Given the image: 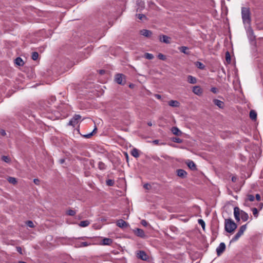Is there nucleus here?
Instances as JSON below:
<instances>
[{
    "label": "nucleus",
    "mask_w": 263,
    "mask_h": 263,
    "mask_svg": "<svg viewBox=\"0 0 263 263\" xmlns=\"http://www.w3.org/2000/svg\"><path fill=\"white\" fill-rule=\"evenodd\" d=\"M234 215L237 221H240V217L243 221H246L249 219L248 214L242 210H240L238 207L234 209Z\"/></svg>",
    "instance_id": "obj_1"
},
{
    "label": "nucleus",
    "mask_w": 263,
    "mask_h": 263,
    "mask_svg": "<svg viewBox=\"0 0 263 263\" xmlns=\"http://www.w3.org/2000/svg\"><path fill=\"white\" fill-rule=\"evenodd\" d=\"M241 16L244 24H250L251 21V12L249 8H241Z\"/></svg>",
    "instance_id": "obj_2"
},
{
    "label": "nucleus",
    "mask_w": 263,
    "mask_h": 263,
    "mask_svg": "<svg viewBox=\"0 0 263 263\" xmlns=\"http://www.w3.org/2000/svg\"><path fill=\"white\" fill-rule=\"evenodd\" d=\"M236 228L237 224L233 220L231 219H225L224 229L227 232L232 233Z\"/></svg>",
    "instance_id": "obj_3"
},
{
    "label": "nucleus",
    "mask_w": 263,
    "mask_h": 263,
    "mask_svg": "<svg viewBox=\"0 0 263 263\" xmlns=\"http://www.w3.org/2000/svg\"><path fill=\"white\" fill-rule=\"evenodd\" d=\"M247 226V224H245L244 225L241 226L239 228L237 233L232 238L230 242H232L237 241L243 235L244 232L246 230Z\"/></svg>",
    "instance_id": "obj_4"
},
{
    "label": "nucleus",
    "mask_w": 263,
    "mask_h": 263,
    "mask_svg": "<svg viewBox=\"0 0 263 263\" xmlns=\"http://www.w3.org/2000/svg\"><path fill=\"white\" fill-rule=\"evenodd\" d=\"M81 119V116L79 115H74L73 118L69 121L68 125L75 127L77 125Z\"/></svg>",
    "instance_id": "obj_5"
},
{
    "label": "nucleus",
    "mask_w": 263,
    "mask_h": 263,
    "mask_svg": "<svg viewBox=\"0 0 263 263\" xmlns=\"http://www.w3.org/2000/svg\"><path fill=\"white\" fill-rule=\"evenodd\" d=\"M115 81L119 84L124 85L125 83V76L123 74H117L115 76Z\"/></svg>",
    "instance_id": "obj_6"
},
{
    "label": "nucleus",
    "mask_w": 263,
    "mask_h": 263,
    "mask_svg": "<svg viewBox=\"0 0 263 263\" xmlns=\"http://www.w3.org/2000/svg\"><path fill=\"white\" fill-rule=\"evenodd\" d=\"M226 249V245L224 242H221L216 248V252L218 256H220Z\"/></svg>",
    "instance_id": "obj_7"
},
{
    "label": "nucleus",
    "mask_w": 263,
    "mask_h": 263,
    "mask_svg": "<svg viewBox=\"0 0 263 263\" xmlns=\"http://www.w3.org/2000/svg\"><path fill=\"white\" fill-rule=\"evenodd\" d=\"M137 257L142 260H147L148 256L144 251H139L137 254Z\"/></svg>",
    "instance_id": "obj_8"
},
{
    "label": "nucleus",
    "mask_w": 263,
    "mask_h": 263,
    "mask_svg": "<svg viewBox=\"0 0 263 263\" xmlns=\"http://www.w3.org/2000/svg\"><path fill=\"white\" fill-rule=\"evenodd\" d=\"M134 233L137 236L140 237H145V234L144 231L141 229L137 228L136 230H134Z\"/></svg>",
    "instance_id": "obj_9"
},
{
    "label": "nucleus",
    "mask_w": 263,
    "mask_h": 263,
    "mask_svg": "<svg viewBox=\"0 0 263 263\" xmlns=\"http://www.w3.org/2000/svg\"><path fill=\"white\" fill-rule=\"evenodd\" d=\"M177 176L181 178H185L187 176V172L182 169H178L177 170Z\"/></svg>",
    "instance_id": "obj_10"
},
{
    "label": "nucleus",
    "mask_w": 263,
    "mask_h": 263,
    "mask_svg": "<svg viewBox=\"0 0 263 263\" xmlns=\"http://www.w3.org/2000/svg\"><path fill=\"white\" fill-rule=\"evenodd\" d=\"M193 92L198 96H200L202 93V89L199 86H195L193 87Z\"/></svg>",
    "instance_id": "obj_11"
},
{
    "label": "nucleus",
    "mask_w": 263,
    "mask_h": 263,
    "mask_svg": "<svg viewBox=\"0 0 263 263\" xmlns=\"http://www.w3.org/2000/svg\"><path fill=\"white\" fill-rule=\"evenodd\" d=\"M159 40L160 42H163L166 44L170 43V37L165 35H161L159 36Z\"/></svg>",
    "instance_id": "obj_12"
},
{
    "label": "nucleus",
    "mask_w": 263,
    "mask_h": 263,
    "mask_svg": "<svg viewBox=\"0 0 263 263\" xmlns=\"http://www.w3.org/2000/svg\"><path fill=\"white\" fill-rule=\"evenodd\" d=\"M116 224L118 227L123 228L127 226V223L123 219H119L117 221Z\"/></svg>",
    "instance_id": "obj_13"
},
{
    "label": "nucleus",
    "mask_w": 263,
    "mask_h": 263,
    "mask_svg": "<svg viewBox=\"0 0 263 263\" xmlns=\"http://www.w3.org/2000/svg\"><path fill=\"white\" fill-rule=\"evenodd\" d=\"M186 163L188 167L192 170H197L196 164L193 161L188 160Z\"/></svg>",
    "instance_id": "obj_14"
},
{
    "label": "nucleus",
    "mask_w": 263,
    "mask_h": 263,
    "mask_svg": "<svg viewBox=\"0 0 263 263\" xmlns=\"http://www.w3.org/2000/svg\"><path fill=\"white\" fill-rule=\"evenodd\" d=\"M140 34L146 37H149L152 34V32L146 29H143L140 31Z\"/></svg>",
    "instance_id": "obj_15"
},
{
    "label": "nucleus",
    "mask_w": 263,
    "mask_h": 263,
    "mask_svg": "<svg viewBox=\"0 0 263 263\" xmlns=\"http://www.w3.org/2000/svg\"><path fill=\"white\" fill-rule=\"evenodd\" d=\"M213 102H214L215 105L217 106L220 108H223V107H224V103H223V102H222V101H220L219 100L214 99L213 100Z\"/></svg>",
    "instance_id": "obj_16"
},
{
    "label": "nucleus",
    "mask_w": 263,
    "mask_h": 263,
    "mask_svg": "<svg viewBox=\"0 0 263 263\" xmlns=\"http://www.w3.org/2000/svg\"><path fill=\"white\" fill-rule=\"evenodd\" d=\"M168 104L170 106L174 107H177L180 106V103L176 100H171L168 102Z\"/></svg>",
    "instance_id": "obj_17"
},
{
    "label": "nucleus",
    "mask_w": 263,
    "mask_h": 263,
    "mask_svg": "<svg viewBox=\"0 0 263 263\" xmlns=\"http://www.w3.org/2000/svg\"><path fill=\"white\" fill-rule=\"evenodd\" d=\"M171 131L173 134L176 136H180L182 134L181 132L177 127H173L171 129Z\"/></svg>",
    "instance_id": "obj_18"
},
{
    "label": "nucleus",
    "mask_w": 263,
    "mask_h": 263,
    "mask_svg": "<svg viewBox=\"0 0 263 263\" xmlns=\"http://www.w3.org/2000/svg\"><path fill=\"white\" fill-rule=\"evenodd\" d=\"M178 49L179 50V51L184 54H186L187 55H189L190 54V52L188 51V47H186V46H181V47H179L178 48Z\"/></svg>",
    "instance_id": "obj_19"
},
{
    "label": "nucleus",
    "mask_w": 263,
    "mask_h": 263,
    "mask_svg": "<svg viewBox=\"0 0 263 263\" xmlns=\"http://www.w3.org/2000/svg\"><path fill=\"white\" fill-rule=\"evenodd\" d=\"M187 81L190 84H196L197 83V79L195 77L189 75L187 76Z\"/></svg>",
    "instance_id": "obj_20"
},
{
    "label": "nucleus",
    "mask_w": 263,
    "mask_h": 263,
    "mask_svg": "<svg viewBox=\"0 0 263 263\" xmlns=\"http://www.w3.org/2000/svg\"><path fill=\"white\" fill-rule=\"evenodd\" d=\"M130 154L135 158H138L139 157V151L136 148H133L131 151Z\"/></svg>",
    "instance_id": "obj_21"
},
{
    "label": "nucleus",
    "mask_w": 263,
    "mask_h": 263,
    "mask_svg": "<svg viewBox=\"0 0 263 263\" xmlns=\"http://www.w3.org/2000/svg\"><path fill=\"white\" fill-rule=\"evenodd\" d=\"M250 118L252 120H255L257 118V113L254 110H251L250 111Z\"/></svg>",
    "instance_id": "obj_22"
},
{
    "label": "nucleus",
    "mask_w": 263,
    "mask_h": 263,
    "mask_svg": "<svg viewBox=\"0 0 263 263\" xmlns=\"http://www.w3.org/2000/svg\"><path fill=\"white\" fill-rule=\"evenodd\" d=\"M15 63L18 66H22L24 64L23 60L20 57L15 59Z\"/></svg>",
    "instance_id": "obj_23"
},
{
    "label": "nucleus",
    "mask_w": 263,
    "mask_h": 263,
    "mask_svg": "<svg viewBox=\"0 0 263 263\" xmlns=\"http://www.w3.org/2000/svg\"><path fill=\"white\" fill-rule=\"evenodd\" d=\"M195 65L196 66V67L197 68H198L200 69H202H202H204V68H205V66L204 65V64H202L200 62H198V61L196 62L195 63Z\"/></svg>",
    "instance_id": "obj_24"
},
{
    "label": "nucleus",
    "mask_w": 263,
    "mask_h": 263,
    "mask_svg": "<svg viewBox=\"0 0 263 263\" xmlns=\"http://www.w3.org/2000/svg\"><path fill=\"white\" fill-rule=\"evenodd\" d=\"M89 223H90V222L89 221L84 220V221H81L80 222L79 226L81 227H85L88 226L89 224Z\"/></svg>",
    "instance_id": "obj_25"
},
{
    "label": "nucleus",
    "mask_w": 263,
    "mask_h": 263,
    "mask_svg": "<svg viewBox=\"0 0 263 263\" xmlns=\"http://www.w3.org/2000/svg\"><path fill=\"white\" fill-rule=\"evenodd\" d=\"M112 241L110 238H104L103 239V243L105 245H110L112 243Z\"/></svg>",
    "instance_id": "obj_26"
},
{
    "label": "nucleus",
    "mask_w": 263,
    "mask_h": 263,
    "mask_svg": "<svg viewBox=\"0 0 263 263\" xmlns=\"http://www.w3.org/2000/svg\"><path fill=\"white\" fill-rule=\"evenodd\" d=\"M76 245L79 247H84L88 246L89 245H90V243H88L87 242H80L78 243Z\"/></svg>",
    "instance_id": "obj_27"
},
{
    "label": "nucleus",
    "mask_w": 263,
    "mask_h": 263,
    "mask_svg": "<svg viewBox=\"0 0 263 263\" xmlns=\"http://www.w3.org/2000/svg\"><path fill=\"white\" fill-rule=\"evenodd\" d=\"M137 5H139V7H140L137 8V11H138V10L140 11L144 7V3L143 1H137Z\"/></svg>",
    "instance_id": "obj_28"
},
{
    "label": "nucleus",
    "mask_w": 263,
    "mask_h": 263,
    "mask_svg": "<svg viewBox=\"0 0 263 263\" xmlns=\"http://www.w3.org/2000/svg\"><path fill=\"white\" fill-rule=\"evenodd\" d=\"M106 165L102 162L101 161H100L99 163H98V168L100 170H104L106 169Z\"/></svg>",
    "instance_id": "obj_29"
},
{
    "label": "nucleus",
    "mask_w": 263,
    "mask_h": 263,
    "mask_svg": "<svg viewBox=\"0 0 263 263\" xmlns=\"http://www.w3.org/2000/svg\"><path fill=\"white\" fill-rule=\"evenodd\" d=\"M8 181H9V183H12L13 184H15L17 182L16 178L12 177H9L8 178Z\"/></svg>",
    "instance_id": "obj_30"
},
{
    "label": "nucleus",
    "mask_w": 263,
    "mask_h": 263,
    "mask_svg": "<svg viewBox=\"0 0 263 263\" xmlns=\"http://www.w3.org/2000/svg\"><path fill=\"white\" fill-rule=\"evenodd\" d=\"M144 58L148 60H152L154 57L152 53H145L144 54Z\"/></svg>",
    "instance_id": "obj_31"
},
{
    "label": "nucleus",
    "mask_w": 263,
    "mask_h": 263,
    "mask_svg": "<svg viewBox=\"0 0 263 263\" xmlns=\"http://www.w3.org/2000/svg\"><path fill=\"white\" fill-rule=\"evenodd\" d=\"M198 223L201 226L202 229L204 230L205 227V223L204 221H203V220H202L201 219H199L198 220Z\"/></svg>",
    "instance_id": "obj_32"
},
{
    "label": "nucleus",
    "mask_w": 263,
    "mask_h": 263,
    "mask_svg": "<svg viewBox=\"0 0 263 263\" xmlns=\"http://www.w3.org/2000/svg\"><path fill=\"white\" fill-rule=\"evenodd\" d=\"M31 57L32 60H36L39 58V53L37 52H33Z\"/></svg>",
    "instance_id": "obj_33"
},
{
    "label": "nucleus",
    "mask_w": 263,
    "mask_h": 263,
    "mask_svg": "<svg viewBox=\"0 0 263 263\" xmlns=\"http://www.w3.org/2000/svg\"><path fill=\"white\" fill-rule=\"evenodd\" d=\"M172 141L177 143H181L182 142V140L179 138L174 137L172 139Z\"/></svg>",
    "instance_id": "obj_34"
},
{
    "label": "nucleus",
    "mask_w": 263,
    "mask_h": 263,
    "mask_svg": "<svg viewBox=\"0 0 263 263\" xmlns=\"http://www.w3.org/2000/svg\"><path fill=\"white\" fill-rule=\"evenodd\" d=\"M2 159L3 161L7 162V163H9L10 162V159L9 157L8 156H2Z\"/></svg>",
    "instance_id": "obj_35"
},
{
    "label": "nucleus",
    "mask_w": 263,
    "mask_h": 263,
    "mask_svg": "<svg viewBox=\"0 0 263 263\" xmlns=\"http://www.w3.org/2000/svg\"><path fill=\"white\" fill-rule=\"evenodd\" d=\"M96 130H97V128H96V127H95L92 132L90 133H89V134H87V135H84V136H84V137L86 138H89L91 136H92L93 133H94Z\"/></svg>",
    "instance_id": "obj_36"
},
{
    "label": "nucleus",
    "mask_w": 263,
    "mask_h": 263,
    "mask_svg": "<svg viewBox=\"0 0 263 263\" xmlns=\"http://www.w3.org/2000/svg\"><path fill=\"white\" fill-rule=\"evenodd\" d=\"M158 58L159 59L163 60V61H165L166 60L165 55H164V54H163L162 53H160L158 54Z\"/></svg>",
    "instance_id": "obj_37"
},
{
    "label": "nucleus",
    "mask_w": 263,
    "mask_h": 263,
    "mask_svg": "<svg viewBox=\"0 0 263 263\" xmlns=\"http://www.w3.org/2000/svg\"><path fill=\"white\" fill-rule=\"evenodd\" d=\"M106 184L108 186H113L114 184V181L111 179H108L106 180Z\"/></svg>",
    "instance_id": "obj_38"
},
{
    "label": "nucleus",
    "mask_w": 263,
    "mask_h": 263,
    "mask_svg": "<svg viewBox=\"0 0 263 263\" xmlns=\"http://www.w3.org/2000/svg\"><path fill=\"white\" fill-rule=\"evenodd\" d=\"M26 224L30 228H34V225L33 222L31 220H28L26 222Z\"/></svg>",
    "instance_id": "obj_39"
},
{
    "label": "nucleus",
    "mask_w": 263,
    "mask_h": 263,
    "mask_svg": "<svg viewBox=\"0 0 263 263\" xmlns=\"http://www.w3.org/2000/svg\"><path fill=\"white\" fill-rule=\"evenodd\" d=\"M76 212L72 210H69L67 211V214L70 216H74L76 214Z\"/></svg>",
    "instance_id": "obj_40"
},
{
    "label": "nucleus",
    "mask_w": 263,
    "mask_h": 263,
    "mask_svg": "<svg viewBox=\"0 0 263 263\" xmlns=\"http://www.w3.org/2000/svg\"><path fill=\"white\" fill-rule=\"evenodd\" d=\"M252 212L255 217H257L258 216V210L256 208H253Z\"/></svg>",
    "instance_id": "obj_41"
},
{
    "label": "nucleus",
    "mask_w": 263,
    "mask_h": 263,
    "mask_svg": "<svg viewBox=\"0 0 263 263\" xmlns=\"http://www.w3.org/2000/svg\"><path fill=\"white\" fill-rule=\"evenodd\" d=\"M255 197L253 195H248V199L250 201H253L254 200Z\"/></svg>",
    "instance_id": "obj_42"
},
{
    "label": "nucleus",
    "mask_w": 263,
    "mask_h": 263,
    "mask_svg": "<svg viewBox=\"0 0 263 263\" xmlns=\"http://www.w3.org/2000/svg\"><path fill=\"white\" fill-rule=\"evenodd\" d=\"M143 187L145 189L149 190L151 189V185L148 183H145L144 184Z\"/></svg>",
    "instance_id": "obj_43"
},
{
    "label": "nucleus",
    "mask_w": 263,
    "mask_h": 263,
    "mask_svg": "<svg viewBox=\"0 0 263 263\" xmlns=\"http://www.w3.org/2000/svg\"><path fill=\"white\" fill-rule=\"evenodd\" d=\"M226 59L227 61L230 62L231 58H230V53H229V52H227V53L226 54Z\"/></svg>",
    "instance_id": "obj_44"
},
{
    "label": "nucleus",
    "mask_w": 263,
    "mask_h": 263,
    "mask_svg": "<svg viewBox=\"0 0 263 263\" xmlns=\"http://www.w3.org/2000/svg\"><path fill=\"white\" fill-rule=\"evenodd\" d=\"M153 143L156 145H162L164 144L163 143H160L158 140H155L153 141Z\"/></svg>",
    "instance_id": "obj_45"
},
{
    "label": "nucleus",
    "mask_w": 263,
    "mask_h": 263,
    "mask_svg": "<svg viewBox=\"0 0 263 263\" xmlns=\"http://www.w3.org/2000/svg\"><path fill=\"white\" fill-rule=\"evenodd\" d=\"M211 91L214 93H217L218 92V89L216 87H212Z\"/></svg>",
    "instance_id": "obj_46"
},
{
    "label": "nucleus",
    "mask_w": 263,
    "mask_h": 263,
    "mask_svg": "<svg viewBox=\"0 0 263 263\" xmlns=\"http://www.w3.org/2000/svg\"><path fill=\"white\" fill-rule=\"evenodd\" d=\"M137 15L138 16V18L140 20H142L143 18L145 17V16L142 14H137Z\"/></svg>",
    "instance_id": "obj_47"
},
{
    "label": "nucleus",
    "mask_w": 263,
    "mask_h": 263,
    "mask_svg": "<svg viewBox=\"0 0 263 263\" xmlns=\"http://www.w3.org/2000/svg\"><path fill=\"white\" fill-rule=\"evenodd\" d=\"M16 250L17 251L21 254H22V248L20 247H16Z\"/></svg>",
    "instance_id": "obj_48"
},
{
    "label": "nucleus",
    "mask_w": 263,
    "mask_h": 263,
    "mask_svg": "<svg viewBox=\"0 0 263 263\" xmlns=\"http://www.w3.org/2000/svg\"><path fill=\"white\" fill-rule=\"evenodd\" d=\"M141 224L144 227H146L147 226V222L145 220H142L141 221Z\"/></svg>",
    "instance_id": "obj_49"
},
{
    "label": "nucleus",
    "mask_w": 263,
    "mask_h": 263,
    "mask_svg": "<svg viewBox=\"0 0 263 263\" xmlns=\"http://www.w3.org/2000/svg\"><path fill=\"white\" fill-rule=\"evenodd\" d=\"M154 96H155V97L156 98H157V99L160 100V99H161V95H159V94H155V95H154Z\"/></svg>",
    "instance_id": "obj_50"
},
{
    "label": "nucleus",
    "mask_w": 263,
    "mask_h": 263,
    "mask_svg": "<svg viewBox=\"0 0 263 263\" xmlns=\"http://www.w3.org/2000/svg\"><path fill=\"white\" fill-rule=\"evenodd\" d=\"M0 133L3 136H5L6 135V133L5 131L4 130H3V129L1 130Z\"/></svg>",
    "instance_id": "obj_51"
},
{
    "label": "nucleus",
    "mask_w": 263,
    "mask_h": 263,
    "mask_svg": "<svg viewBox=\"0 0 263 263\" xmlns=\"http://www.w3.org/2000/svg\"><path fill=\"white\" fill-rule=\"evenodd\" d=\"M255 197L257 201H259L260 200V196L259 194H257L255 196Z\"/></svg>",
    "instance_id": "obj_52"
},
{
    "label": "nucleus",
    "mask_w": 263,
    "mask_h": 263,
    "mask_svg": "<svg viewBox=\"0 0 263 263\" xmlns=\"http://www.w3.org/2000/svg\"><path fill=\"white\" fill-rule=\"evenodd\" d=\"M33 182L36 184H39L40 182V180L38 179H34Z\"/></svg>",
    "instance_id": "obj_53"
},
{
    "label": "nucleus",
    "mask_w": 263,
    "mask_h": 263,
    "mask_svg": "<svg viewBox=\"0 0 263 263\" xmlns=\"http://www.w3.org/2000/svg\"><path fill=\"white\" fill-rule=\"evenodd\" d=\"M237 178L236 177H235V176H233L232 177V181L234 182H236V180H237Z\"/></svg>",
    "instance_id": "obj_54"
},
{
    "label": "nucleus",
    "mask_w": 263,
    "mask_h": 263,
    "mask_svg": "<svg viewBox=\"0 0 263 263\" xmlns=\"http://www.w3.org/2000/svg\"><path fill=\"white\" fill-rule=\"evenodd\" d=\"M59 161L61 164H62L65 162V160L64 159H61Z\"/></svg>",
    "instance_id": "obj_55"
},
{
    "label": "nucleus",
    "mask_w": 263,
    "mask_h": 263,
    "mask_svg": "<svg viewBox=\"0 0 263 263\" xmlns=\"http://www.w3.org/2000/svg\"><path fill=\"white\" fill-rule=\"evenodd\" d=\"M249 33H250V35H251H251H253V30H252V29H250Z\"/></svg>",
    "instance_id": "obj_56"
},
{
    "label": "nucleus",
    "mask_w": 263,
    "mask_h": 263,
    "mask_svg": "<svg viewBox=\"0 0 263 263\" xmlns=\"http://www.w3.org/2000/svg\"><path fill=\"white\" fill-rule=\"evenodd\" d=\"M147 125L149 126H152V123L151 122H149L147 123Z\"/></svg>",
    "instance_id": "obj_57"
},
{
    "label": "nucleus",
    "mask_w": 263,
    "mask_h": 263,
    "mask_svg": "<svg viewBox=\"0 0 263 263\" xmlns=\"http://www.w3.org/2000/svg\"><path fill=\"white\" fill-rule=\"evenodd\" d=\"M104 70H100V74H103V73H104Z\"/></svg>",
    "instance_id": "obj_58"
},
{
    "label": "nucleus",
    "mask_w": 263,
    "mask_h": 263,
    "mask_svg": "<svg viewBox=\"0 0 263 263\" xmlns=\"http://www.w3.org/2000/svg\"><path fill=\"white\" fill-rule=\"evenodd\" d=\"M126 157L127 160H128V155H127V153H126Z\"/></svg>",
    "instance_id": "obj_59"
},
{
    "label": "nucleus",
    "mask_w": 263,
    "mask_h": 263,
    "mask_svg": "<svg viewBox=\"0 0 263 263\" xmlns=\"http://www.w3.org/2000/svg\"><path fill=\"white\" fill-rule=\"evenodd\" d=\"M126 157L127 160H128V155H127V153H126Z\"/></svg>",
    "instance_id": "obj_60"
},
{
    "label": "nucleus",
    "mask_w": 263,
    "mask_h": 263,
    "mask_svg": "<svg viewBox=\"0 0 263 263\" xmlns=\"http://www.w3.org/2000/svg\"><path fill=\"white\" fill-rule=\"evenodd\" d=\"M133 84H130V85H129V87L132 88V87H133Z\"/></svg>",
    "instance_id": "obj_61"
}]
</instances>
